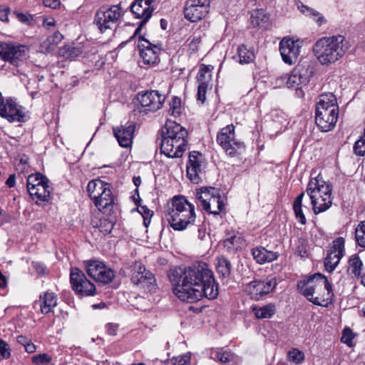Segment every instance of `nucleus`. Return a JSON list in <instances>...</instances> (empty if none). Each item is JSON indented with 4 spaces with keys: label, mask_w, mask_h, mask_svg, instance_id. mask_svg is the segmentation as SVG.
<instances>
[{
    "label": "nucleus",
    "mask_w": 365,
    "mask_h": 365,
    "mask_svg": "<svg viewBox=\"0 0 365 365\" xmlns=\"http://www.w3.org/2000/svg\"><path fill=\"white\" fill-rule=\"evenodd\" d=\"M169 278L173 292L181 301L194 303L204 297L214 299L218 296V285L206 263L175 267L170 271Z\"/></svg>",
    "instance_id": "1"
},
{
    "label": "nucleus",
    "mask_w": 365,
    "mask_h": 365,
    "mask_svg": "<svg viewBox=\"0 0 365 365\" xmlns=\"http://www.w3.org/2000/svg\"><path fill=\"white\" fill-rule=\"evenodd\" d=\"M164 215L170 226L175 231H183L195 225V206L185 197L174 196L167 203Z\"/></svg>",
    "instance_id": "2"
},
{
    "label": "nucleus",
    "mask_w": 365,
    "mask_h": 365,
    "mask_svg": "<svg viewBox=\"0 0 365 365\" xmlns=\"http://www.w3.org/2000/svg\"><path fill=\"white\" fill-rule=\"evenodd\" d=\"M306 192L311 200L312 210L315 215L327 211L332 205V184L323 180L321 174L312 178Z\"/></svg>",
    "instance_id": "3"
},
{
    "label": "nucleus",
    "mask_w": 365,
    "mask_h": 365,
    "mask_svg": "<svg viewBox=\"0 0 365 365\" xmlns=\"http://www.w3.org/2000/svg\"><path fill=\"white\" fill-rule=\"evenodd\" d=\"M339 117L336 98L332 93L320 95L315 106V123L322 132L332 130Z\"/></svg>",
    "instance_id": "4"
},
{
    "label": "nucleus",
    "mask_w": 365,
    "mask_h": 365,
    "mask_svg": "<svg viewBox=\"0 0 365 365\" xmlns=\"http://www.w3.org/2000/svg\"><path fill=\"white\" fill-rule=\"evenodd\" d=\"M344 41V37L341 35L321 38L314 45V54L323 66L334 63L346 52Z\"/></svg>",
    "instance_id": "5"
},
{
    "label": "nucleus",
    "mask_w": 365,
    "mask_h": 365,
    "mask_svg": "<svg viewBox=\"0 0 365 365\" xmlns=\"http://www.w3.org/2000/svg\"><path fill=\"white\" fill-rule=\"evenodd\" d=\"M313 74V68L308 61L299 62L289 75L280 77L282 82H285L289 88L299 89V86L307 85Z\"/></svg>",
    "instance_id": "6"
},
{
    "label": "nucleus",
    "mask_w": 365,
    "mask_h": 365,
    "mask_svg": "<svg viewBox=\"0 0 365 365\" xmlns=\"http://www.w3.org/2000/svg\"><path fill=\"white\" fill-rule=\"evenodd\" d=\"M120 4L109 7L102 6L96 13L93 23L97 26L101 33H105L108 29H112L121 16Z\"/></svg>",
    "instance_id": "7"
},
{
    "label": "nucleus",
    "mask_w": 365,
    "mask_h": 365,
    "mask_svg": "<svg viewBox=\"0 0 365 365\" xmlns=\"http://www.w3.org/2000/svg\"><path fill=\"white\" fill-rule=\"evenodd\" d=\"M71 288L79 297H93L97 294L95 284L79 269L74 267L70 271Z\"/></svg>",
    "instance_id": "8"
},
{
    "label": "nucleus",
    "mask_w": 365,
    "mask_h": 365,
    "mask_svg": "<svg viewBox=\"0 0 365 365\" xmlns=\"http://www.w3.org/2000/svg\"><path fill=\"white\" fill-rule=\"evenodd\" d=\"M29 52L27 46L16 42L7 41L0 45V58L15 66L26 59Z\"/></svg>",
    "instance_id": "9"
},
{
    "label": "nucleus",
    "mask_w": 365,
    "mask_h": 365,
    "mask_svg": "<svg viewBox=\"0 0 365 365\" xmlns=\"http://www.w3.org/2000/svg\"><path fill=\"white\" fill-rule=\"evenodd\" d=\"M328 284L327 278L321 273H315L297 283V290L310 302L314 294L322 292V289Z\"/></svg>",
    "instance_id": "10"
},
{
    "label": "nucleus",
    "mask_w": 365,
    "mask_h": 365,
    "mask_svg": "<svg viewBox=\"0 0 365 365\" xmlns=\"http://www.w3.org/2000/svg\"><path fill=\"white\" fill-rule=\"evenodd\" d=\"M87 274L96 282L108 284L113 282L115 274L113 269L103 262L90 259L84 262Z\"/></svg>",
    "instance_id": "11"
},
{
    "label": "nucleus",
    "mask_w": 365,
    "mask_h": 365,
    "mask_svg": "<svg viewBox=\"0 0 365 365\" xmlns=\"http://www.w3.org/2000/svg\"><path fill=\"white\" fill-rule=\"evenodd\" d=\"M165 98V96L158 91L151 90L139 92L135 96L138 103L137 109L139 113H145L157 111L161 108Z\"/></svg>",
    "instance_id": "12"
},
{
    "label": "nucleus",
    "mask_w": 365,
    "mask_h": 365,
    "mask_svg": "<svg viewBox=\"0 0 365 365\" xmlns=\"http://www.w3.org/2000/svg\"><path fill=\"white\" fill-rule=\"evenodd\" d=\"M217 142L230 156L234 157L244 148L243 143L235 138V126L232 124L222 128L217 135Z\"/></svg>",
    "instance_id": "13"
},
{
    "label": "nucleus",
    "mask_w": 365,
    "mask_h": 365,
    "mask_svg": "<svg viewBox=\"0 0 365 365\" xmlns=\"http://www.w3.org/2000/svg\"><path fill=\"white\" fill-rule=\"evenodd\" d=\"M156 0H135L130 6V10L135 18L141 19L138 26L135 29L134 34L130 38L129 41L135 38L143 29L144 26L150 19L155 9L153 4Z\"/></svg>",
    "instance_id": "14"
},
{
    "label": "nucleus",
    "mask_w": 365,
    "mask_h": 365,
    "mask_svg": "<svg viewBox=\"0 0 365 365\" xmlns=\"http://www.w3.org/2000/svg\"><path fill=\"white\" fill-rule=\"evenodd\" d=\"M131 272V281L134 284L149 292L155 291L157 284L155 276L141 262H136Z\"/></svg>",
    "instance_id": "15"
},
{
    "label": "nucleus",
    "mask_w": 365,
    "mask_h": 365,
    "mask_svg": "<svg viewBox=\"0 0 365 365\" xmlns=\"http://www.w3.org/2000/svg\"><path fill=\"white\" fill-rule=\"evenodd\" d=\"M276 277H267L263 280H255L246 287V292L252 299L259 300L272 292L277 287Z\"/></svg>",
    "instance_id": "16"
},
{
    "label": "nucleus",
    "mask_w": 365,
    "mask_h": 365,
    "mask_svg": "<svg viewBox=\"0 0 365 365\" xmlns=\"http://www.w3.org/2000/svg\"><path fill=\"white\" fill-rule=\"evenodd\" d=\"M210 0H187L184 9L186 19L197 22L204 18L209 12Z\"/></svg>",
    "instance_id": "17"
},
{
    "label": "nucleus",
    "mask_w": 365,
    "mask_h": 365,
    "mask_svg": "<svg viewBox=\"0 0 365 365\" xmlns=\"http://www.w3.org/2000/svg\"><path fill=\"white\" fill-rule=\"evenodd\" d=\"M205 159L199 151L189 153L188 161L186 166L187 176L194 183L201 181L200 175L203 173Z\"/></svg>",
    "instance_id": "18"
},
{
    "label": "nucleus",
    "mask_w": 365,
    "mask_h": 365,
    "mask_svg": "<svg viewBox=\"0 0 365 365\" xmlns=\"http://www.w3.org/2000/svg\"><path fill=\"white\" fill-rule=\"evenodd\" d=\"M344 244L345 240L342 237H339L333 241L331 250L324 262V267L327 272H331L344 255Z\"/></svg>",
    "instance_id": "19"
},
{
    "label": "nucleus",
    "mask_w": 365,
    "mask_h": 365,
    "mask_svg": "<svg viewBox=\"0 0 365 365\" xmlns=\"http://www.w3.org/2000/svg\"><path fill=\"white\" fill-rule=\"evenodd\" d=\"M22 108V106L17 105L15 99L9 98L0 107V116L9 122H25L27 118Z\"/></svg>",
    "instance_id": "20"
},
{
    "label": "nucleus",
    "mask_w": 365,
    "mask_h": 365,
    "mask_svg": "<svg viewBox=\"0 0 365 365\" xmlns=\"http://www.w3.org/2000/svg\"><path fill=\"white\" fill-rule=\"evenodd\" d=\"M140 56L145 64H155L159 61V53L161 50L159 45H155L147 40L143 36L138 38Z\"/></svg>",
    "instance_id": "21"
},
{
    "label": "nucleus",
    "mask_w": 365,
    "mask_h": 365,
    "mask_svg": "<svg viewBox=\"0 0 365 365\" xmlns=\"http://www.w3.org/2000/svg\"><path fill=\"white\" fill-rule=\"evenodd\" d=\"M279 51L283 61L289 65L294 64L300 53L298 41L284 38L279 43Z\"/></svg>",
    "instance_id": "22"
},
{
    "label": "nucleus",
    "mask_w": 365,
    "mask_h": 365,
    "mask_svg": "<svg viewBox=\"0 0 365 365\" xmlns=\"http://www.w3.org/2000/svg\"><path fill=\"white\" fill-rule=\"evenodd\" d=\"M188 133L180 124L174 121H168L162 130L161 140H175V143H184L187 141Z\"/></svg>",
    "instance_id": "23"
},
{
    "label": "nucleus",
    "mask_w": 365,
    "mask_h": 365,
    "mask_svg": "<svg viewBox=\"0 0 365 365\" xmlns=\"http://www.w3.org/2000/svg\"><path fill=\"white\" fill-rule=\"evenodd\" d=\"M128 125H120L113 128V134L119 145L123 148H128L133 142V133L135 125L133 123H128Z\"/></svg>",
    "instance_id": "24"
},
{
    "label": "nucleus",
    "mask_w": 365,
    "mask_h": 365,
    "mask_svg": "<svg viewBox=\"0 0 365 365\" xmlns=\"http://www.w3.org/2000/svg\"><path fill=\"white\" fill-rule=\"evenodd\" d=\"M182 144L169 139L161 140L160 153L170 158H181L187 149L188 142L185 141Z\"/></svg>",
    "instance_id": "25"
},
{
    "label": "nucleus",
    "mask_w": 365,
    "mask_h": 365,
    "mask_svg": "<svg viewBox=\"0 0 365 365\" xmlns=\"http://www.w3.org/2000/svg\"><path fill=\"white\" fill-rule=\"evenodd\" d=\"M112 186L108 184V186L103 189L100 193V196L97 197L93 203L95 206L103 212L110 211L114 204V196L111 191Z\"/></svg>",
    "instance_id": "26"
},
{
    "label": "nucleus",
    "mask_w": 365,
    "mask_h": 365,
    "mask_svg": "<svg viewBox=\"0 0 365 365\" xmlns=\"http://www.w3.org/2000/svg\"><path fill=\"white\" fill-rule=\"evenodd\" d=\"M218 188L214 187H202L196 191V202L197 207H201L203 210L209 207L208 201L215 196V194L219 192Z\"/></svg>",
    "instance_id": "27"
},
{
    "label": "nucleus",
    "mask_w": 365,
    "mask_h": 365,
    "mask_svg": "<svg viewBox=\"0 0 365 365\" xmlns=\"http://www.w3.org/2000/svg\"><path fill=\"white\" fill-rule=\"evenodd\" d=\"M334 293L331 284L328 281L324 288L322 289V292L316 294L312 300V303L321 307H327L332 303Z\"/></svg>",
    "instance_id": "28"
},
{
    "label": "nucleus",
    "mask_w": 365,
    "mask_h": 365,
    "mask_svg": "<svg viewBox=\"0 0 365 365\" xmlns=\"http://www.w3.org/2000/svg\"><path fill=\"white\" fill-rule=\"evenodd\" d=\"M27 190L33 200L36 199L37 201L46 202L48 201L51 195V187L49 185L47 186H29L27 185Z\"/></svg>",
    "instance_id": "29"
},
{
    "label": "nucleus",
    "mask_w": 365,
    "mask_h": 365,
    "mask_svg": "<svg viewBox=\"0 0 365 365\" xmlns=\"http://www.w3.org/2000/svg\"><path fill=\"white\" fill-rule=\"evenodd\" d=\"M363 262L357 254L350 256L348 261L347 272L353 277L359 278L361 277Z\"/></svg>",
    "instance_id": "30"
},
{
    "label": "nucleus",
    "mask_w": 365,
    "mask_h": 365,
    "mask_svg": "<svg viewBox=\"0 0 365 365\" xmlns=\"http://www.w3.org/2000/svg\"><path fill=\"white\" fill-rule=\"evenodd\" d=\"M39 305L41 311L43 314H48L51 312L52 309L56 305V299L53 293L46 292L43 297L40 296L38 302H35V304Z\"/></svg>",
    "instance_id": "31"
},
{
    "label": "nucleus",
    "mask_w": 365,
    "mask_h": 365,
    "mask_svg": "<svg viewBox=\"0 0 365 365\" xmlns=\"http://www.w3.org/2000/svg\"><path fill=\"white\" fill-rule=\"evenodd\" d=\"M231 262L224 256L217 257L215 259V269L217 274L223 277L227 278L230 276L232 270Z\"/></svg>",
    "instance_id": "32"
},
{
    "label": "nucleus",
    "mask_w": 365,
    "mask_h": 365,
    "mask_svg": "<svg viewBox=\"0 0 365 365\" xmlns=\"http://www.w3.org/2000/svg\"><path fill=\"white\" fill-rule=\"evenodd\" d=\"M269 15L263 9H255L251 13V24L254 27H264L268 23Z\"/></svg>",
    "instance_id": "33"
},
{
    "label": "nucleus",
    "mask_w": 365,
    "mask_h": 365,
    "mask_svg": "<svg viewBox=\"0 0 365 365\" xmlns=\"http://www.w3.org/2000/svg\"><path fill=\"white\" fill-rule=\"evenodd\" d=\"M304 196V192H302L294 199L292 205L295 218L297 222L302 225L307 224V219L302 209V200Z\"/></svg>",
    "instance_id": "34"
},
{
    "label": "nucleus",
    "mask_w": 365,
    "mask_h": 365,
    "mask_svg": "<svg viewBox=\"0 0 365 365\" xmlns=\"http://www.w3.org/2000/svg\"><path fill=\"white\" fill-rule=\"evenodd\" d=\"M208 203L209 207L204 210L210 214L219 215L225 206L220 190L208 201Z\"/></svg>",
    "instance_id": "35"
},
{
    "label": "nucleus",
    "mask_w": 365,
    "mask_h": 365,
    "mask_svg": "<svg viewBox=\"0 0 365 365\" xmlns=\"http://www.w3.org/2000/svg\"><path fill=\"white\" fill-rule=\"evenodd\" d=\"M109 183H107L100 179H95L90 181L87 185V192L89 197L93 201L100 196V193L103 191V189L108 186Z\"/></svg>",
    "instance_id": "36"
},
{
    "label": "nucleus",
    "mask_w": 365,
    "mask_h": 365,
    "mask_svg": "<svg viewBox=\"0 0 365 365\" xmlns=\"http://www.w3.org/2000/svg\"><path fill=\"white\" fill-rule=\"evenodd\" d=\"M237 56L241 64L250 63L255 60V56L252 48H248L246 45H241L237 48Z\"/></svg>",
    "instance_id": "37"
},
{
    "label": "nucleus",
    "mask_w": 365,
    "mask_h": 365,
    "mask_svg": "<svg viewBox=\"0 0 365 365\" xmlns=\"http://www.w3.org/2000/svg\"><path fill=\"white\" fill-rule=\"evenodd\" d=\"M299 9L304 15L314 19L319 26L327 22L324 16L313 8L302 4L301 6H299Z\"/></svg>",
    "instance_id": "38"
},
{
    "label": "nucleus",
    "mask_w": 365,
    "mask_h": 365,
    "mask_svg": "<svg viewBox=\"0 0 365 365\" xmlns=\"http://www.w3.org/2000/svg\"><path fill=\"white\" fill-rule=\"evenodd\" d=\"M205 34L201 31H195L186 41L187 46L192 53L198 51L202 39Z\"/></svg>",
    "instance_id": "39"
},
{
    "label": "nucleus",
    "mask_w": 365,
    "mask_h": 365,
    "mask_svg": "<svg viewBox=\"0 0 365 365\" xmlns=\"http://www.w3.org/2000/svg\"><path fill=\"white\" fill-rule=\"evenodd\" d=\"M49 183V180L47 178V177L44 175H43L41 173H36L34 174H31L29 175L27 179V183L26 186H39V185H44L47 186Z\"/></svg>",
    "instance_id": "40"
},
{
    "label": "nucleus",
    "mask_w": 365,
    "mask_h": 365,
    "mask_svg": "<svg viewBox=\"0 0 365 365\" xmlns=\"http://www.w3.org/2000/svg\"><path fill=\"white\" fill-rule=\"evenodd\" d=\"M255 314L258 319L271 318L275 313V306L269 304L259 309H254Z\"/></svg>",
    "instance_id": "41"
},
{
    "label": "nucleus",
    "mask_w": 365,
    "mask_h": 365,
    "mask_svg": "<svg viewBox=\"0 0 365 365\" xmlns=\"http://www.w3.org/2000/svg\"><path fill=\"white\" fill-rule=\"evenodd\" d=\"M241 238L233 235L223 241L225 248L228 252H234L237 250L240 246Z\"/></svg>",
    "instance_id": "42"
},
{
    "label": "nucleus",
    "mask_w": 365,
    "mask_h": 365,
    "mask_svg": "<svg viewBox=\"0 0 365 365\" xmlns=\"http://www.w3.org/2000/svg\"><path fill=\"white\" fill-rule=\"evenodd\" d=\"M78 57H86L85 46L81 43H73L72 46H70V61Z\"/></svg>",
    "instance_id": "43"
},
{
    "label": "nucleus",
    "mask_w": 365,
    "mask_h": 365,
    "mask_svg": "<svg viewBox=\"0 0 365 365\" xmlns=\"http://www.w3.org/2000/svg\"><path fill=\"white\" fill-rule=\"evenodd\" d=\"M115 221L112 218H103L100 220L99 229L101 232L109 234L115 225Z\"/></svg>",
    "instance_id": "44"
},
{
    "label": "nucleus",
    "mask_w": 365,
    "mask_h": 365,
    "mask_svg": "<svg viewBox=\"0 0 365 365\" xmlns=\"http://www.w3.org/2000/svg\"><path fill=\"white\" fill-rule=\"evenodd\" d=\"M265 253L266 249L263 247H257L252 250V255L254 259L259 264H264L266 262Z\"/></svg>",
    "instance_id": "45"
},
{
    "label": "nucleus",
    "mask_w": 365,
    "mask_h": 365,
    "mask_svg": "<svg viewBox=\"0 0 365 365\" xmlns=\"http://www.w3.org/2000/svg\"><path fill=\"white\" fill-rule=\"evenodd\" d=\"M289 360L297 364L302 363L304 360V354L297 349H292L288 352Z\"/></svg>",
    "instance_id": "46"
},
{
    "label": "nucleus",
    "mask_w": 365,
    "mask_h": 365,
    "mask_svg": "<svg viewBox=\"0 0 365 365\" xmlns=\"http://www.w3.org/2000/svg\"><path fill=\"white\" fill-rule=\"evenodd\" d=\"M51 361V357L47 354H40L32 357V362L36 365H47Z\"/></svg>",
    "instance_id": "47"
},
{
    "label": "nucleus",
    "mask_w": 365,
    "mask_h": 365,
    "mask_svg": "<svg viewBox=\"0 0 365 365\" xmlns=\"http://www.w3.org/2000/svg\"><path fill=\"white\" fill-rule=\"evenodd\" d=\"M11 349L8 343L0 339V359H7L11 356Z\"/></svg>",
    "instance_id": "48"
},
{
    "label": "nucleus",
    "mask_w": 365,
    "mask_h": 365,
    "mask_svg": "<svg viewBox=\"0 0 365 365\" xmlns=\"http://www.w3.org/2000/svg\"><path fill=\"white\" fill-rule=\"evenodd\" d=\"M201 82L199 83L197 86V100L200 101L201 103H203L206 99V93L207 88V83L203 81H200Z\"/></svg>",
    "instance_id": "49"
},
{
    "label": "nucleus",
    "mask_w": 365,
    "mask_h": 365,
    "mask_svg": "<svg viewBox=\"0 0 365 365\" xmlns=\"http://www.w3.org/2000/svg\"><path fill=\"white\" fill-rule=\"evenodd\" d=\"M13 14L15 15L16 19L21 23L29 25L33 21V16L29 13H22L18 11H14Z\"/></svg>",
    "instance_id": "50"
},
{
    "label": "nucleus",
    "mask_w": 365,
    "mask_h": 365,
    "mask_svg": "<svg viewBox=\"0 0 365 365\" xmlns=\"http://www.w3.org/2000/svg\"><path fill=\"white\" fill-rule=\"evenodd\" d=\"M170 111H171L173 115H180L181 106V99L180 98L174 96L170 103Z\"/></svg>",
    "instance_id": "51"
},
{
    "label": "nucleus",
    "mask_w": 365,
    "mask_h": 365,
    "mask_svg": "<svg viewBox=\"0 0 365 365\" xmlns=\"http://www.w3.org/2000/svg\"><path fill=\"white\" fill-rule=\"evenodd\" d=\"M355 239L359 246L365 248V230L356 227Z\"/></svg>",
    "instance_id": "52"
},
{
    "label": "nucleus",
    "mask_w": 365,
    "mask_h": 365,
    "mask_svg": "<svg viewBox=\"0 0 365 365\" xmlns=\"http://www.w3.org/2000/svg\"><path fill=\"white\" fill-rule=\"evenodd\" d=\"M215 359L222 364L230 362L232 359V354L230 352H217L215 354Z\"/></svg>",
    "instance_id": "53"
},
{
    "label": "nucleus",
    "mask_w": 365,
    "mask_h": 365,
    "mask_svg": "<svg viewBox=\"0 0 365 365\" xmlns=\"http://www.w3.org/2000/svg\"><path fill=\"white\" fill-rule=\"evenodd\" d=\"M354 152L359 156H363L365 153V143L359 139L354 145Z\"/></svg>",
    "instance_id": "54"
},
{
    "label": "nucleus",
    "mask_w": 365,
    "mask_h": 365,
    "mask_svg": "<svg viewBox=\"0 0 365 365\" xmlns=\"http://www.w3.org/2000/svg\"><path fill=\"white\" fill-rule=\"evenodd\" d=\"M133 184L135 185L136 187V189L135 190V193L137 194L138 195V198L135 199V196H133V201L135 204V205H138V203L140 202V196H139V192H138V187L140 186V183H141V178L140 176H134L133 178Z\"/></svg>",
    "instance_id": "55"
},
{
    "label": "nucleus",
    "mask_w": 365,
    "mask_h": 365,
    "mask_svg": "<svg viewBox=\"0 0 365 365\" xmlns=\"http://www.w3.org/2000/svg\"><path fill=\"white\" fill-rule=\"evenodd\" d=\"M137 206L138 207V212L142 215L143 217H153V212L152 210H150V209H148L147 206H145V205L140 206L139 202L138 203Z\"/></svg>",
    "instance_id": "56"
},
{
    "label": "nucleus",
    "mask_w": 365,
    "mask_h": 365,
    "mask_svg": "<svg viewBox=\"0 0 365 365\" xmlns=\"http://www.w3.org/2000/svg\"><path fill=\"white\" fill-rule=\"evenodd\" d=\"M10 13V9L8 6H0V20L4 22L9 21V14Z\"/></svg>",
    "instance_id": "57"
},
{
    "label": "nucleus",
    "mask_w": 365,
    "mask_h": 365,
    "mask_svg": "<svg viewBox=\"0 0 365 365\" xmlns=\"http://www.w3.org/2000/svg\"><path fill=\"white\" fill-rule=\"evenodd\" d=\"M107 333L109 335L115 336L116 335L117 331L118 329V325L117 324L113 323H108L106 325Z\"/></svg>",
    "instance_id": "58"
},
{
    "label": "nucleus",
    "mask_w": 365,
    "mask_h": 365,
    "mask_svg": "<svg viewBox=\"0 0 365 365\" xmlns=\"http://www.w3.org/2000/svg\"><path fill=\"white\" fill-rule=\"evenodd\" d=\"M43 4L45 6L51 9H57L60 6V0H43Z\"/></svg>",
    "instance_id": "59"
},
{
    "label": "nucleus",
    "mask_w": 365,
    "mask_h": 365,
    "mask_svg": "<svg viewBox=\"0 0 365 365\" xmlns=\"http://www.w3.org/2000/svg\"><path fill=\"white\" fill-rule=\"evenodd\" d=\"M63 38V35L59 31H56L53 34L51 39L48 38V40L51 44L58 45Z\"/></svg>",
    "instance_id": "60"
},
{
    "label": "nucleus",
    "mask_w": 365,
    "mask_h": 365,
    "mask_svg": "<svg viewBox=\"0 0 365 365\" xmlns=\"http://www.w3.org/2000/svg\"><path fill=\"white\" fill-rule=\"evenodd\" d=\"M279 257V254L276 252L269 251L266 249L265 257L266 262H270L277 259Z\"/></svg>",
    "instance_id": "61"
},
{
    "label": "nucleus",
    "mask_w": 365,
    "mask_h": 365,
    "mask_svg": "<svg viewBox=\"0 0 365 365\" xmlns=\"http://www.w3.org/2000/svg\"><path fill=\"white\" fill-rule=\"evenodd\" d=\"M352 331L351 329L349 328H346L344 330V332H343V338H345L346 337V341H344L345 343H347L349 341H351L352 339H353V336H352Z\"/></svg>",
    "instance_id": "62"
},
{
    "label": "nucleus",
    "mask_w": 365,
    "mask_h": 365,
    "mask_svg": "<svg viewBox=\"0 0 365 365\" xmlns=\"http://www.w3.org/2000/svg\"><path fill=\"white\" fill-rule=\"evenodd\" d=\"M9 188L14 187L16 185V175L11 174L9 175L5 183Z\"/></svg>",
    "instance_id": "63"
},
{
    "label": "nucleus",
    "mask_w": 365,
    "mask_h": 365,
    "mask_svg": "<svg viewBox=\"0 0 365 365\" xmlns=\"http://www.w3.org/2000/svg\"><path fill=\"white\" fill-rule=\"evenodd\" d=\"M189 362V357L187 356H181L179 361H178V359H175V362L174 363V365H185ZM169 364H167L165 365H168Z\"/></svg>",
    "instance_id": "64"
}]
</instances>
